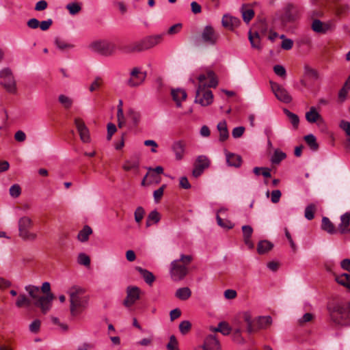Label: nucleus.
Returning <instances> with one entry per match:
<instances>
[{
  "label": "nucleus",
  "instance_id": "nucleus-1",
  "mask_svg": "<svg viewBox=\"0 0 350 350\" xmlns=\"http://www.w3.org/2000/svg\"><path fill=\"white\" fill-rule=\"evenodd\" d=\"M85 288L77 285L72 286L68 290L72 317H78L88 306L89 296L85 295Z\"/></svg>",
  "mask_w": 350,
  "mask_h": 350
},
{
  "label": "nucleus",
  "instance_id": "nucleus-2",
  "mask_svg": "<svg viewBox=\"0 0 350 350\" xmlns=\"http://www.w3.org/2000/svg\"><path fill=\"white\" fill-rule=\"evenodd\" d=\"M331 321L336 325H350V302L337 304L328 308Z\"/></svg>",
  "mask_w": 350,
  "mask_h": 350
},
{
  "label": "nucleus",
  "instance_id": "nucleus-3",
  "mask_svg": "<svg viewBox=\"0 0 350 350\" xmlns=\"http://www.w3.org/2000/svg\"><path fill=\"white\" fill-rule=\"evenodd\" d=\"M192 260V256L181 254L179 259L174 260L171 262L170 273L174 281H180L184 279L188 273V267Z\"/></svg>",
  "mask_w": 350,
  "mask_h": 350
},
{
  "label": "nucleus",
  "instance_id": "nucleus-4",
  "mask_svg": "<svg viewBox=\"0 0 350 350\" xmlns=\"http://www.w3.org/2000/svg\"><path fill=\"white\" fill-rule=\"evenodd\" d=\"M164 34H158L145 37L141 40L130 44L127 52H139L150 49L163 41Z\"/></svg>",
  "mask_w": 350,
  "mask_h": 350
},
{
  "label": "nucleus",
  "instance_id": "nucleus-5",
  "mask_svg": "<svg viewBox=\"0 0 350 350\" xmlns=\"http://www.w3.org/2000/svg\"><path fill=\"white\" fill-rule=\"evenodd\" d=\"M33 225V221L27 216H23L18 219V236L23 241H33L37 239V234L30 230Z\"/></svg>",
  "mask_w": 350,
  "mask_h": 350
},
{
  "label": "nucleus",
  "instance_id": "nucleus-6",
  "mask_svg": "<svg viewBox=\"0 0 350 350\" xmlns=\"http://www.w3.org/2000/svg\"><path fill=\"white\" fill-rule=\"evenodd\" d=\"M299 16V9L291 3L287 4L280 14L277 20L280 22L281 26L284 27L288 23L295 21Z\"/></svg>",
  "mask_w": 350,
  "mask_h": 350
},
{
  "label": "nucleus",
  "instance_id": "nucleus-7",
  "mask_svg": "<svg viewBox=\"0 0 350 350\" xmlns=\"http://www.w3.org/2000/svg\"><path fill=\"white\" fill-rule=\"evenodd\" d=\"M147 77V71L144 70L142 67H133L129 74V78L126 83L130 88H136L144 83Z\"/></svg>",
  "mask_w": 350,
  "mask_h": 350
},
{
  "label": "nucleus",
  "instance_id": "nucleus-8",
  "mask_svg": "<svg viewBox=\"0 0 350 350\" xmlns=\"http://www.w3.org/2000/svg\"><path fill=\"white\" fill-rule=\"evenodd\" d=\"M89 48L91 51L105 56L111 55L116 50L115 44L107 40L93 42L89 45Z\"/></svg>",
  "mask_w": 350,
  "mask_h": 350
},
{
  "label": "nucleus",
  "instance_id": "nucleus-9",
  "mask_svg": "<svg viewBox=\"0 0 350 350\" xmlns=\"http://www.w3.org/2000/svg\"><path fill=\"white\" fill-rule=\"evenodd\" d=\"M1 85L4 87L6 91L11 94L16 92V83L12 70L5 68L0 71Z\"/></svg>",
  "mask_w": 350,
  "mask_h": 350
},
{
  "label": "nucleus",
  "instance_id": "nucleus-10",
  "mask_svg": "<svg viewBox=\"0 0 350 350\" xmlns=\"http://www.w3.org/2000/svg\"><path fill=\"white\" fill-rule=\"evenodd\" d=\"M199 85L198 87L204 89L206 88H216L218 85V81L215 72L212 70H208L206 74H201L198 77Z\"/></svg>",
  "mask_w": 350,
  "mask_h": 350
},
{
  "label": "nucleus",
  "instance_id": "nucleus-11",
  "mask_svg": "<svg viewBox=\"0 0 350 350\" xmlns=\"http://www.w3.org/2000/svg\"><path fill=\"white\" fill-rule=\"evenodd\" d=\"M126 296L123 301V305L129 308L140 299L141 290L135 286H129L126 290Z\"/></svg>",
  "mask_w": 350,
  "mask_h": 350
},
{
  "label": "nucleus",
  "instance_id": "nucleus-12",
  "mask_svg": "<svg viewBox=\"0 0 350 350\" xmlns=\"http://www.w3.org/2000/svg\"><path fill=\"white\" fill-rule=\"evenodd\" d=\"M213 95L210 90L206 88L202 89L201 86L198 87L196 90L195 102L200 104L202 106H208L213 103Z\"/></svg>",
  "mask_w": 350,
  "mask_h": 350
},
{
  "label": "nucleus",
  "instance_id": "nucleus-13",
  "mask_svg": "<svg viewBox=\"0 0 350 350\" xmlns=\"http://www.w3.org/2000/svg\"><path fill=\"white\" fill-rule=\"evenodd\" d=\"M270 84L271 90L278 100L284 103H290L292 101V96L284 88L272 81Z\"/></svg>",
  "mask_w": 350,
  "mask_h": 350
},
{
  "label": "nucleus",
  "instance_id": "nucleus-14",
  "mask_svg": "<svg viewBox=\"0 0 350 350\" xmlns=\"http://www.w3.org/2000/svg\"><path fill=\"white\" fill-rule=\"evenodd\" d=\"M219 38V34L215 31L214 28L211 25H206L202 33V41L208 45L213 46L216 44Z\"/></svg>",
  "mask_w": 350,
  "mask_h": 350
},
{
  "label": "nucleus",
  "instance_id": "nucleus-15",
  "mask_svg": "<svg viewBox=\"0 0 350 350\" xmlns=\"http://www.w3.org/2000/svg\"><path fill=\"white\" fill-rule=\"evenodd\" d=\"M54 299L53 293H48L46 295L40 296L38 299L34 301V305L40 308L43 314H46L52 308V302Z\"/></svg>",
  "mask_w": 350,
  "mask_h": 350
},
{
  "label": "nucleus",
  "instance_id": "nucleus-16",
  "mask_svg": "<svg viewBox=\"0 0 350 350\" xmlns=\"http://www.w3.org/2000/svg\"><path fill=\"white\" fill-rule=\"evenodd\" d=\"M209 165L210 160L206 156H198L194 163V168L192 172L193 176L196 178L200 176L203 173L204 170L208 167Z\"/></svg>",
  "mask_w": 350,
  "mask_h": 350
},
{
  "label": "nucleus",
  "instance_id": "nucleus-17",
  "mask_svg": "<svg viewBox=\"0 0 350 350\" xmlns=\"http://www.w3.org/2000/svg\"><path fill=\"white\" fill-rule=\"evenodd\" d=\"M140 166V157L138 155H133L126 159L122 165V169L126 172L133 171L134 173L139 172Z\"/></svg>",
  "mask_w": 350,
  "mask_h": 350
},
{
  "label": "nucleus",
  "instance_id": "nucleus-18",
  "mask_svg": "<svg viewBox=\"0 0 350 350\" xmlns=\"http://www.w3.org/2000/svg\"><path fill=\"white\" fill-rule=\"evenodd\" d=\"M186 146V142L184 140H176L172 143L171 149L174 154L176 160L180 161L184 158Z\"/></svg>",
  "mask_w": 350,
  "mask_h": 350
},
{
  "label": "nucleus",
  "instance_id": "nucleus-19",
  "mask_svg": "<svg viewBox=\"0 0 350 350\" xmlns=\"http://www.w3.org/2000/svg\"><path fill=\"white\" fill-rule=\"evenodd\" d=\"M75 124L79 133L81 140L84 143H88L90 140V133L84 122L81 118H75Z\"/></svg>",
  "mask_w": 350,
  "mask_h": 350
},
{
  "label": "nucleus",
  "instance_id": "nucleus-20",
  "mask_svg": "<svg viewBox=\"0 0 350 350\" xmlns=\"http://www.w3.org/2000/svg\"><path fill=\"white\" fill-rule=\"evenodd\" d=\"M201 347L203 350H221L219 340L213 334L208 335L205 338Z\"/></svg>",
  "mask_w": 350,
  "mask_h": 350
},
{
  "label": "nucleus",
  "instance_id": "nucleus-21",
  "mask_svg": "<svg viewBox=\"0 0 350 350\" xmlns=\"http://www.w3.org/2000/svg\"><path fill=\"white\" fill-rule=\"evenodd\" d=\"M171 95L177 107H180L182 106L181 102L185 100L187 97L185 90L181 88L172 89Z\"/></svg>",
  "mask_w": 350,
  "mask_h": 350
},
{
  "label": "nucleus",
  "instance_id": "nucleus-22",
  "mask_svg": "<svg viewBox=\"0 0 350 350\" xmlns=\"http://www.w3.org/2000/svg\"><path fill=\"white\" fill-rule=\"evenodd\" d=\"M306 120L309 123H315L318 122L319 124H323L324 122L321 116L314 107H311L310 110L306 113Z\"/></svg>",
  "mask_w": 350,
  "mask_h": 350
},
{
  "label": "nucleus",
  "instance_id": "nucleus-23",
  "mask_svg": "<svg viewBox=\"0 0 350 350\" xmlns=\"http://www.w3.org/2000/svg\"><path fill=\"white\" fill-rule=\"evenodd\" d=\"M243 20L245 23H249L254 16V11L250 4L244 3L240 8Z\"/></svg>",
  "mask_w": 350,
  "mask_h": 350
},
{
  "label": "nucleus",
  "instance_id": "nucleus-24",
  "mask_svg": "<svg viewBox=\"0 0 350 350\" xmlns=\"http://www.w3.org/2000/svg\"><path fill=\"white\" fill-rule=\"evenodd\" d=\"M242 232L243 240L245 245L250 248L253 249L254 247V243L251 240V237L253 233V228L250 226L245 225L242 226Z\"/></svg>",
  "mask_w": 350,
  "mask_h": 350
},
{
  "label": "nucleus",
  "instance_id": "nucleus-25",
  "mask_svg": "<svg viewBox=\"0 0 350 350\" xmlns=\"http://www.w3.org/2000/svg\"><path fill=\"white\" fill-rule=\"evenodd\" d=\"M221 23L224 27L232 29L233 27L239 25L240 20L237 17L224 14L222 17Z\"/></svg>",
  "mask_w": 350,
  "mask_h": 350
},
{
  "label": "nucleus",
  "instance_id": "nucleus-26",
  "mask_svg": "<svg viewBox=\"0 0 350 350\" xmlns=\"http://www.w3.org/2000/svg\"><path fill=\"white\" fill-rule=\"evenodd\" d=\"M248 39L250 42L251 46L254 49H261L260 32L258 31H252L250 30L248 33Z\"/></svg>",
  "mask_w": 350,
  "mask_h": 350
},
{
  "label": "nucleus",
  "instance_id": "nucleus-27",
  "mask_svg": "<svg viewBox=\"0 0 350 350\" xmlns=\"http://www.w3.org/2000/svg\"><path fill=\"white\" fill-rule=\"evenodd\" d=\"M226 162L229 166L239 167L241 165L242 159L240 155L226 152Z\"/></svg>",
  "mask_w": 350,
  "mask_h": 350
},
{
  "label": "nucleus",
  "instance_id": "nucleus-28",
  "mask_svg": "<svg viewBox=\"0 0 350 350\" xmlns=\"http://www.w3.org/2000/svg\"><path fill=\"white\" fill-rule=\"evenodd\" d=\"M340 224H339L338 228L342 234L350 233V228L349 226L350 224V213H345L340 217Z\"/></svg>",
  "mask_w": 350,
  "mask_h": 350
},
{
  "label": "nucleus",
  "instance_id": "nucleus-29",
  "mask_svg": "<svg viewBox=\"0 0 350 350\" xmlns=\"http://www.w3.org/2000/svg\"><path fill=\"white\" fill-rule=\"evenodd\" d=\"M227 211V209L225 208H221L218 210L217 214L216 215V219L217 224L221 226V228H226V229H231L233 228L234 224L229 220H223L219 214L224 213Z\"/></svg>",
  "mask_w": 350,
  "mask_h": 350
},
{
  "label": "nucleus",
  "instance_id": "nucleus-30",
  "mask_svg": "<svg viewBox=\"0 0 350 350\" xmlns=\"http://www.w3.org/2000/svg\"><path fill=\"white\" fill-rule=\"evenodd\" d=\"M256 323V330L258 329H266L272 323V319L270 316H261L257 318Z\"/></svg>",
  "mask_w": 350,
  "mask_h": 350
},
{
  "label": "nucleus",
  "instance_id": "nucleus-31",
  "mask_svg": "<svg viewBox=\"0 0 350 350\" xmlns=\"http://www.w3.org/2000/svg\"><path fill=\"white\" fill-rule=\"evenodd\" d=\"M135 269L140 273V275L143 277L144 280L148 284L152 285V284L155 280V277L150 271L143 269L141 267H136Z\"/></svg>",
  "mask_w": 350,
  "mask_h": 350
},
{
  "label": "nucleus",
  "instance_id": "nucleus-32",
  "mask_svg": "<svg viewBox=\"0 0 350 350\" xmlns=\"http://www.w3.org/2000/svg\"><path fill=\"white\" fill-rule=\"evenodd\" d=\"M217 129L219 132V141H226L229 136L226 121L219 122L217 124Z\"/></svg>",
  "mask_w": 350,
  "mask_h": 350
},
{
  "label": "nucleus",
  "instance_id": "nucleus-33",
  "mask_svg": "<svg viewBox=\"0 0 350 350\" xmlns=\"http://www.w3.org/2000/svg\"><path fill=\"white\" fill-rule=\"evenodd\" d=\"M191 295V291L188 287H183L178 288L176 291L175 296L183 301L187 300Z\"/></svg>",
  "mask_w": 350,
  "mask_h": 350
},
{
  "label": "nucleus",
  "instance_id": "nucleus-34",
  "mask_svg": "<svg viewBox=\"0 0 350 350\" xmlns=\"http://www.w3.org/2000/svg\"><path fill=\"white\" fill-rule=\"evenodd\" d=\"M273 247V245L269 241L263 240L259 241L257 245V251L260 254H263L270 251Z\"/></svg>",
  "mask_w": 350,
  "mask_h": 350
},
{
  "label": "nucleus",
  "instance_id": "nucleus-35",
  "mask_svg": "<svg viewBox=\"0 0 350 350\" xmlns=\"http://www.w3.org/2000/svg\"><path fill=\"white\" fill-rule=\"evenodd\" d=\"M335 280L350 291V274L343 273L340 275H336Z\"/></svg>",
  "mask_w": 350,
  "mask_h": 350
},
{
  "label": "nucleus",
  "instance_id": "nucleus-36",
  "mask_svg": "<svg viewBox=\"0 0 350 350\" xmlns=\"http://www.w3.org/2000/svg\"><path fill=\"white\" fill-rule=\"evenodd\" d=\"M92 233V230L89 226H85L77 235V239L81 242H85L88 240L89 236Z\"/></svg>",
  "mask_w": 350,
  "mask_h": 350
},
{
  "label": "nucleus",
  "instance_id": "nucleus-37",
  "mask_svg": "<svg viewBox=\"0 0 350 350\" xmlns=\"http://www.w3.org/2000/svg\"><path fill=\"white\" fill-rule=\"evenodd\" d=\"M321 228L323 230L327 232L329 234H334L336 232V229L334 224L326 217H323L322 219Z\"/></svg>",
  "mask_w": 350,
  "mask_h": 350
},
{
  "label": "nucleus",
  "instance_id": "nucleus-38",
  "mask_svg": "<svg viewBox=\"0 0 350 350\" xmlns=\"http://www.w3.org/2000/svg\"><path fill=\"white\" fill-rule=\"evenodd\" d=\"M58 101L66 109L71 108L73 105V99L64 94H60L58 96Z\"/></svg>",
  "mask_w": 350,
  "mask_h": 350
},
{
  "label": "nucleus",
  "instance_id": "nucleus-39",
  "mask_svg": "<svg viewBox=\"0 0 350 350\" xmlns=\"http://www.w3.org/2000/svg\"><path fill=\"white\" fill-rule=\"evenodd\" d=\"M211 330L213 332H219L223 335L226 336L230 333L231 328L227 323L223 321L220 322L217 327L212 328Z\"/></svg>",
  "mask_w": 350,
  "mask_h": 350
},
{
  "label": "nucleus",
  "instance_id": "nucleus-40",
  "mask_svg": "<svg viewBox=\"0 0 350 350\" xmlns=\"http://www.w3.org/2000/svg\"><path fill=\"white\" fill-rule=\"evenodd\" d=\"M286 157V153L279 149H276L271 157V161L273 164H279Z\"/></svg>",
  "mask_w": 350,
  "mask_h": 350
},
{
  "label": "nucleus",
  "instance_id": "nucleus-41",
  "mask_svg": "<svg viewBox=\"0 0 350 350\" xmlns=\"http://www.w3.org/2000/svg\"><path fill=\"white\" fill-rule=\"evenodd\" d=\"M126 116L128 120H131L134 125H137L140 120V113L132 108L128 110Z\"/></svg>",
  "mask_w": 350,
  "mask_h": 350
},
{
  "label": "nucleus",
  "instance_id": "nucleus-42",
  "mask_svg": "<svg viewBox=\"0 0 350 350\" xmlns=\"http://www.w3.org/2000/svg\"><path fill=\"white\" fill-rule=\"evenodd\" d=\"M304 139L312 150L316 151L318 150L319 144H317V139L314 135H307L304 137Z\"/></svg>",
  "mask_w": 350,
  "mask_h": 350
},
{
  "label": "nucleus",
  "instance_id": "nucleus-43",
  "mask_svg": "<svg viewBox=\"0 0 350 350\" xmlns=\"http://www.w3.org/2000/svg\"><path fill=\"white\" fill-rule=\"evenodd\" d=\"M161 217L159 213L157 211H151L146 219V226H150L153 223L157 224L159 221Z\"/></svg>",
  "mask_w": 350,
  "mask_h": 350
},
{
  "label": "nucleus",
  "instance_id": "nucleus-44",
  "mask_svg": "<svg viewBox=\"0 0 350 350\" xmlns=\"http://www.w3.org/2000/svg\"><path fill=\"white\" fill-rule=\"evenodd\" d=\"M304 74L306 77L314 81L318 80L319 78L318 71L308 65L304 66Z\"/></svg>",
  "mask_w": 350,
  "mask_h": 350
},
{
  "label": "nucleus",
  "instance_id": "nucleus-45",
  "mask_svg": "<svg viewBox=\"0 0 350 350\" xmlns=\"http://www.w3.org/2000/svg\"><path fill=\"white\" fill-rule=\"evenodd\" d=\"M15 305L19 308L24 306H29L31 305V300L28 299L25 294H20L16 301Z\"/></svg>",
  "mask_w": 350,
  "mask_h": 350
},
{
  "label": "nucleus",
  "instance_id": "nucleus-46",
  "mask_svg": "<svg viewBox=\"0 0 350 350\" xmlns=\"http://www.w3.org/2000/svg\"><path fill=\"white\" fill-rule=\"evenodd\" d=\"M25 291L29 293V296L36 301L38 297L40 292V288L33 285H27L25 287Z\"/></svg>",
  "mask_w": 350,
  "mask_h": 350
},
{
  "label": "nucleus",
  "instance_id": "nucleus-47",
  "mask_svg": "<svg viewBox=\"0 0 350 350\" xmlns=\"http://www.w3.org/2000/svg\"><path fill=\"white\" fill-rule=\"evenodd\" d=\"M284 113L286 115V116L288 118L289 120L291 121V124H293L294 128H297L299 119V117L294 113L290 111L287 109H284Z\"/></svg>",
  "mask_w": 350,
  "mask_h": 350
},
{
  "label": "nucleus",
  "instance_id": "nucleus-48",
  "mask_svg": "<svg viewBox=\"0 0 350 350\" xmlns=\"http://www.w3.org/2000/svg\"><path fill=\"white\" fill-rule=\"evenodd\" d=\"M317 206L314 204H308L305 208L304 216L308 220H312L314 217Z\"/></svg>",
  "mask_w": 350,
  "mask_h": 350
},
{
  "label": "nucleus",
  "instance_id": "nucleus-49",
  "mask_svg": "<svg viewBox=\"0 0 350 350\" xmlns=\"http://www.w3.org/2000/svg\"><path fill=\"white\" fill-rule=\"evenodd\" d=\"M66 9L71 15H75L81 10V3L72 2L66 5Z\"/></svg>",
  "mask_w": 350,
  "mask_h": 350
},
{
  "label": "nucleus",
  "instance_id": "nucleus-50",
  "mask_svg": "<svg viewBox=\"0 0 350 350\" xmlns=\"http://www.w3.org/2000/svg\"><path fill=\"white\" fill-rule=\"evenodd\" d=\"M253 31H258L260 32V37L265 35L267 31V26L265 21H260L254 25Z\"/></svg>",
  "mask_w": 350,
  "mask_h": 350
},
{
  "label": "nucleus",
  "instance_id": "nucleus-51",
  "mask_svg": "<svg viewBox=\"0 0 350 350\" xmlns=\"http://www.w3.org/2000/svg\"><path fill=\"white\" fill-rule=\"evenodd\" d=\"M312 29L314 31L317 33H325L327 30V29L324 28L323 23L318 19L313 21L312 24Z\"/></svg>",
  "mask_w": 350,
  "mask_h": 350
},
{
  "label": "nucleus",
  "instance_id": "nucleus-52",
  "mask_svg": "<svg viewBox=\"0 0 350 350\" xmlns=\"http://www.w3.org/2000/svg\"><path fill=\"white\" fill-rule=\"evenodd\" d=\"M340 127L345 132L346 135L349 136L347 139L348 146L350 148V122L342 120L340 123Z\"/></svg>",
  "mask_w": 350,
  "mask_h": 350
},
{
  "label": "nucleus",
  "instance_id": "nucleus-53",
  "mask_svg": "<svg viewBox=\"0 0 350 350\" xmlns=\"http://www.w3.org/2000/svg\"><path fill=\"white\" fill-rule=\"evenodd\" d=\"M191 328V324L189 321H183L179 325L180 332L183 335L187 334L190 331Z\"/></svg>",
  "mask_w": 350,
  "mask_h": 350
},
{
  "label": "nucleus",
  "instance_id": "nucleus-54",
  "mask_svg": "<svg viewBox=\"0 0 350 350\" xmlns=\"http://www.w3.org/2000/svg\"><path fill=\"white\" fill-rule=\"evenodd\" d=\"M244 320L247 323V329L249 333L256 331V326L253 324L252 318L249 314H245Z\"/></svg>",
  "mask_w": 350,
  "mask_h": 350
},
{
  "label": "nucleus",
  "instance_id": "nucleus-55",
  "mask_svg": "<svg viewBox=\"0 0 350 350\" xmlns=\"http://www.w3.org/2000/svg\"><path fill=\"white\" fill-rule=\"evenodd\" d=\"M144 209L142 206H138L135 211V220L137 223H140L144 216Z\"/></svg>",
  "mask_w": 350,
  "mask_h": 350
},
{
  "label": "nucleus",
  "instance_id": "nucleus-56",
  "mask_svg": "<svg viewBox=\"0 0 350 350\" xmlns=\"http://www.w3.org/2000/svg\"><path fill=\"white\" fill-rule=\"evenodd\" d=\"M78 262L80 265L89 266L90 264V258L84 253H81L78 256Z\"/></svg>",
  "mask_w": 350,
  "mask_h": 350
},
{
  "label": "nucleus",
  "instance_id": "nucleus-57",
  "mask_svg": "<svg viewBox=\"0 0 350 350\" xmlns=\"http://www.w3.org/2000/svg\"><path fill=\"white\" fill-rule=\"evenodd\" d=\"M167 349L168 350H179L178 347V341L174 335L170 336V341L167 345Z\"/></svg>",
  "mask_w": 350,
  "mask_h": 350
},
{
  "label": "nucleus",
  "instance_id": "nucleus-58",
  "mask_svg": "<svg viewBox=\"0 0 350 350\" xmlns=\"http://www.w3.org/2000/svg\"><path fill=\"white\" fill-rule=\"evenodd\" d=\"M21 193V187L18 185H13L10 188V194L13 198H17Z\"/></svg>",
  "mask_w": 350,
  "mask_h": 350
},
{
  "label": "nucleus",
  "instance_id": "nucleus-59",
  "mask_svg": "<svg viewBox=\"0 0 350 350\" xmlns=\"http://www.w3.org/2000/svg\"><path fill=\"white\" fill-rule=\"evenodd\" d=\"M165 187H166L165 185H163L161 187H159L158 189H157L154 191L153 196H154V201L156 202H158L162 198V196L163 195V191H164V189L165 188Z\"/></svg>",
  "mask_w": 350,
  "mask_h": 350
},
{
  "label": "nucleus",
  "instance_id": "nucleus-60",
  "mask_svg": "<svg viewBox=\"0 0 350 350\" xmlns=\"http://www.w3.org/2000/svg\"><path fill=\"white\" fill-rule=\"evenodd\" d=\"M273 71L278 76L281 77H285L286 75L285 68L281 65H275L273 67Z\"/></svg>",
  "mask_w": 350,
  "mask_h": 350
},
{
  "label": "nucleus",
  "instance_id": "nucleus-61",
  "mask_svg": "<svg viewBox=\"0 0 350 350\" xmlns=\"http://www.w3.org/2000/svg\"><path fill=\"white\" fill-rule=\"evenodd\" d=\"M232 339L237 343H243L244 342L240 329H237L233 332Z\"/></svg>",
  "mask_w": 350,
  "mask_h": 350
},
{
  "label": "nucleus",
  "instance_id": "nucleus-62",
  "mask_svg": "<svg viewBox=\"0 0 350 350\" xmlns=\"http://www.w3.org/2000/svg\"><path fill=\"white\" fill-rule=\"evenodd\" d=\"M41 322L38 319L34 320L30 325H29V330L30 332L33 333H37L40 327Z\"/></svg>",
  "mask_w": 350,
  "mask_h": 350
},
{
  "label": "nucleus",
  "instance_id": "nucleus-63",
  "mask_svg": "<svg viewBox=\"0 0 350 350\" xmlns=\"http://www.w3.org/2000/svg\"><path fill=\"white\" fill-rule=\"evenodd\" d=\"M314 318V315L312 313H306L303 315V317L299 319V325H303L306 323L311 321Z\"/></svg>",
  "mask_w": 350,
  "mask_h": 350
},
{
  "label": "nucleus",
  "instance_id": "nucleus-64",
  "mask_svg": "<svg viewBox=\"0 0 350 350\" xmlns=\"http://www.w3.org/2000/svg\"><path fill=\"white\" fill-rule=\"evenodd\" d=\"M102 84V79L100 77H96L94 81L92 83L90 86V91L94 92L96 90L98 89Z\"/></svg>",
  "mask_w": 350,
  "mask_h": 350
}]
</instances>
